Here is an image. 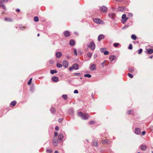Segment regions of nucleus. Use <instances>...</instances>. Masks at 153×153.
<instances>
[{"label":"nucleus","mask_w":153,"mask_h":153,"mask_svg":"<svg viewBox=\"0 0 153 153\" xmlns=\"http://www.w3.org/2000/svg\"><path fill=\"white\" fill-rule=\"evenodd\" d=\"M77 114L79 116L81 117L82 119L84 120H87L89 117V116L88 114H83L81 112H79Z\"/></svg>","instance_id":"obj_1"},{"label":"nucleus","mask_w":153,"mask_h":153,"mask_svg":"<svg viewBox=\"0 0 153 153\" xmlns=\"http://www.w3.org/2000/svg\"><path fill=\"white\" fill-rule=\"evenodd\" d=\"M79 66L78 65L77 63H75L71 67L69 68V70L70 71H71L74 69L75 70H77L78 69Z\"/></svg>","instance_id":"obj_2"},{"label":"nucleus","mask_w":153,"mask_h":153,"mask_svg":"<svg viewBox=\"0 0 153 153\" xmlns=\"http://www.w3.org/2000/svg\"><path fill=\"white\" fill-rule=\"evenodd\" d=\"M92 50H94L95 48V45L94 42L92 41L90 43V44L88 46Z\"/></svg>","instance_id":"obj_3"},{"label":"nucleus","mask_w":153,"mask_h":153,"mask_svg":"<svg viewBox=\"0 0 153 153\" xmlns=\"http://www.w3.org/2000/svg\"><path fill=\"white\" fill-rule=\"evenodd\" d=\"M52 143L54 146H56L57 145L58 142L56 137H54L52 140Z\"/></svg>","instance_id":"obj_4"},{"label":"nucleus","mask_w":153,"mask_h":153,"mask_svg":"<svg viewBox=\"0 0 153 153\" xmlns=\"http://www.w3.org/2000/svg\"><path fill=\"white\" fill-rule=\"evenodd\" d=\"M122 18L123 19V20L122 21V22L123 24H125L126 21L128 19V18L126 17V15L125 14H123L122 15Z\"/></svg>","instance_id":"obj_5"},{"label":"nucleus","mask_w":153,"mask_h":153,"mask_svg":"<svg viewBox=\"0 0 153 153\" xmlns=\"http://www.w3.org/2000/svg\"><path fill=\"white\" fill-rule=\"evenodd\" d=\"M100 51L101 53H103L105 55H107L108 54V51H106V49L104 48H101Z\"/></svg>","instance_id":"obj_6"},{"label":"nucleus","mask_w":153,"mask_h":153,"mask_svg":"<svg viewBox=\"0 0 153 153\" xmlns=\"http://www.w3.org/2000/svg\"><path fill=\"white\" fill-rule=\"evenodd\" d=\"M89 68L90 70L91 71H94L96 69V65L94 64H91Z\"/></svg>","instance_id":"obj_7"},{"label":"nucleus","mask_w":153,"mask_h":153,"mask_svg":"<svg viewBox=\"0 0 153 153\" xmlns=\"http://www.w3.org/2000/svg\"><path fill=\"white\" fill-rule=\"evenodd\" d=\"M101 11L104 12H106L107 11V8L106 7L104 6H101L100 8Z\"/></svg>","instance_id":"obj_8"},{"label":"nucleus","mask_w":153,"mask_h":153,"mask_svg":"<svg viewBox=\"0 0 153 153\" xmlns=\"http://www.w3.org/2000/svg\"><path fill=\"white\" fill-rule=\"evenodd\" d=\"M94 21L97 24H101L102 21L98 18H94L93 19Z\"/></svg>","instance_id":"obj_9"},{"label":"nucleus","mask_w":153,"mask_h":153,"mask_svg":"<svg viewBox=\"0 0 153 153\" xmlns=\"http://www.w3.org/2000/svg\"><path fill=\"white\" fill-rule=\"evenodd\" d=\"M68 62L66 60L62 62V65L65 68H67L68 66Z\"/></svg>","instance_id":"obj_10"},{"label":"nucleus","mask_w":153,"mask_h":153,"mask_svg":"<svg viewBox=\"0 0 153 153\" xmlns=\"http://www.w3.org/2000/svg\"><path fill=\"white\" fill-rule=\"evenodd\" d=\"M134 132L137 134H139L141 133V130L139 128H136L134 130Z\"/></svg>","instance_id":"obj_11"},{"label":"nucleus","mask_w":153,"mask_h":153,"mask_svg":"<svg viewBox=\"0 0 153 153\" xmlns=\"http://www.w3.org/2000/svg\"><path fill=\"white\" fill-rule=\"evenodd\" d=\"M109 59L110 61L112 62L116 59V57L114 55H112L109 56Z\"/></svg>","instance_id":"obj_12"},{"label":"nucleus","mask_w":153,"mask_h":153,"mask_svg":"<svg viewBox=\"0 0 153 153\" xmlns=\"http://www.w3.org/2000/svg\"><path fill=\"white\" fill-rule=\"evenodd\" d=\"M62 53L60 52H57L56 53L55 55L57 58H60L62 56Z\"/></svg>","instance_id":"obj_13"},{"label":"nucleus","mask_w":153,"mask_h":153,"mask_svg":"<svg viewBox=\"0 0 153 153\" xmlns=\"http://www.w3.org/2000/svg\"><path fill=\"white\" fill-rule=\"evenodd\" d=\"M51 79L54 82H56L59 80V78L57 76H53L52 78Z\"/></svg>","instance_id":"obj_14"},{"label":"nucleus","mask_w":153,"mask_h":153,"mask_svg":"<svg viewBox=\"0 0 153 153\" xmlns=\"http://www.w3.org/2000/svg\"><path fill=\"white\" fill-rule=\"evenodd\" d=\"M102 143L103 144H109L110 143V141L108 140H103Z\"/></svg>","instance_id":"obj_15"},{"label":"nucleus","mask_w":153,"mask_h":153,"mask_svg":"<svg viewBox=\"0 0 153 153\" xmlns=\"http://www.w3.org/2000/svg\"><path fill=\"white\" fill-rule=\"evenodd\" d=\"M140 148L141 150L143 151H145L147 148L146 146L145 145H142L140 146Z\"/></svg>","instance_id":"obj_16"},{"label":"nucleus","mask_w":153,"mask_h":153,"mask_svg":"<svg viewBox=\"0 0 153 153\" xmlns=\"http://www.w3.org/2000/svg\"><path fill=\"white\" fill-rule=\"evenodd\" d=\"M64 137L63 135L62 134H60L58 136V139L59 140H62Z\"/></svg>","instance_id":"obj_17"},{"label":"nucleus","mask_w":153,"mask_h":153,"mask_svg":"<svg viewBox=\"0 0 153 153\" xmlns=\"http://www.w3.org/2000/svg\"><path fill=\"white\" fill-rule=\"evenodd\" d=\"M64 35L66 37H68L70 35V33L68 31H65L64 32Z\"/></svg>","instance_id":"obj_18"},{"label":"nucleus","mask_w":153,"mask_h":153,"mask_svg":"<svg viewBox=\"0 0 153 153\" xmlns=\"http://www.w3.org/2000/svg\"><path fill=\"white\" fill-rule=\"evenodd\" d=\"M104 38V35L102 34L100 35L98 37V40L100 41L101 39H103Z\"/></svg>","instance_id":"obj_19"},{"label":"nucleus","mask_w":153,"mask_h":153,"mask_svg":"<svg viewBox=\"0 0 153 153\" xmlns=\"http://www.w3.org/2000/svg\"><path fill=\"white\" fill-rule=\"evenodd\" d=\"M70 45L71 46H74L75 44V41L73 40H71L69 42Z\"/></svg>","instance_id":"obj_20"},{"label":"nucleus","mask_w":153,"mask_h":153,"mask_svg":"<svg viewBox=\"0 0 153 153\" xmlns=\"http://www.w3.org/2000/svg\"><path fill=\"white\" fill-rule=\"evenodd\" d=\"M50 111L52 113H54L56 112L55 108L53 107H52L50 109Z\"/></svg>","instance_id":"obj_21"},{"label":"nucleus","mask_w":153,"mask_h":153,"mask_svg":"<svg viewBox=\"0 0 153 153\" xmlns=\"http://www.w3.org/2000/svg\"><path fill=\"white\" fill-rule=\"evenodd\" d=\"M93 145L96 147H97L98 146V143L96 141H93Z\"/></svg>","instance_id":"obj_22"},{"label":"nucleus","mask_w":153,"mask_h":153,"mask_svg":"<svg viewBox=\"0 0 153 153\" xmlns=\"http://www.w3.org/2000/svg\"><path fill=\"white\" fill-rule=\"evenodd\" d=\"M125 7H119L118 8V10L119 11H123L124 10Z\"/></svg>","instance_id":"obj_23"},{"label":"nucleus","mask_w":153,"mask_h":153,"mask_svg":"<svg viewBox=\"0 0 153 153\" xmlns=\"http://www.w3.org/2000/svg\"><path fill=\"white\" fill-rule=\"evenodd\" d=\"M57 71L55 70H52L50 71V73L52 74H53L54 73H56Z\"/></svg>","instance_id":"obj_24"},{"label":"nucleus","mask_w":153,"mask_h":153,"mask_svg":"<svg viewBox=\"0 0 153 153\" xmlns=\"http://www.w3.org/2000/svg\"><path fill=\"white\" fill-rule=\"evenodd\" d=\"M148 53L149 54H151L153 53V50L152 49H150L148 50Z\"/></svg>","instance_id":"obj_25"},{"label":"nucleus","mask_w":153,"mask_h":153,"mask_svg":"<svg viewBox=\"0 0 153 153\" xmlns=\"http://www.w3.org/2000/svg\"><path fill=\"white\" fill-rule=\"evenodd\" d=\"M92 54L91 53H88L87 54V56L90 59L92 56Z\"/></svg>","instance_id":"obj_26"},{"label":"nucleus","mask_w":153,"mask_h":153,"mask_svg":"<svg viewBox=\"0 0 153 153\" xmlns=\"http://www.w3.org/2000/svg\"><path fill=\"white\" fill-rule=\"evenodd\" d=\"M131 39L134 40H136L137 38V37L135 35H132L131 36Z\"/></svg>","instance_id":"obj_27"},{"label":"nucleus","mask_w":153,"mask_h":153,"mask_svg":"<svg viewBox=\"0 0 153 153\" xmlns=\"http://www.w3.org/2000/svg\"><path fill=\"white\" fill-rule=\"evenodd\" d=\"M62 97L65 100H67V96L66 94H63L62 96Z\"/></svg>","instance_id":"obj_28"},{"label":"nucleus","mask_w":153,"mask_h":153,"mask_svg":"<svg viewBox=\"0 0 153 153\" xmlns=\"http://www.w3.org/2000/svg\"><path fill=\"white\" fill-rule=\"evenodd\" d=\"M16 102L15 101H13L11 102L10 104L13 106H14L16 105Z\"/></svg>","instance_id":"obj_29"},{"label":"nucleus","mask_w":153,"mask_h":153,"mask_svg":"<svg viewBox=\"0 0 153 153\" xmlns=\"http://www.w3.org/2000/svg\"><path fill=\"white\" fill-rule=\"evenodd\" d=\"M34 21L35 22H38L39 21V18H38V17H37V16H35L34 17Z\"/></svg>","instance_id":"obj_30"},{"label":"nucleus","mask_w":153,"mask_h":153,"mask_svg":"<svg viewBox=\"0 0 153 153\" xmlns=\"http://www.w3.org/2000/svg\"><path fill=\"white\" fill-rule=\"evenodd\" d=\"M56 66L59 68H61L62 67V65L59 63L57 64Z\"/></svg>","instance_id":"obj_31"},{"label":"nucleus","mask_w":153,"mask_h":153,"mask_svg":"<svg viewBox=\"0 0 153 153\" xmlns=\"http://www.w3.org/2000/svg\"><path fill=\"white\" fill-rule=\"evenodd\" d=\"M84 76L85 77L90 78L91 77V76L90 74H85L84 75Z\"/></svg>","instance_id":"obj_32"},{"label":"nucleus","mask_w":153,"mask_h":153,"mask_svg":"<svg viewBox=\"0 0 153 153\" xmlns=\"http://www.w3.org/2000/svg\"><path fill=\"white\" fill-rule=\"evenodd\" d=\"M5 21H7L8 22H11L12 21V19L10 18H7L5 19Z\"/></svg>","instance_id":"obj_33"},{"label":"nucleus","mask_w":153,"mask_h":153,"mask_svg":"<svg viewBox=\"0 0 153 153\" xmlns=\"http://www.w3.org/2000/svg\"><path fill=\"white\" fill-rule=\"evenodd\" d=\"M114 16V14L112 13H110L109 14V16L111 18H112Z\"/></svg>","instance_id":"obj_34"},{"label":"nucleus","mask_w":153,"mask_h":153,"mask_svg":"<svg viewBox=\"0 0 153 153\" xmlns=\"http://www.w3.org/2000/svg\"><path fill=\"white\" fill-rule=\"evenodd\" d=\"M46 152L48 153H51L52 152V151L51 149H47Z\"/></svg>","instance_id":"obj_35"},{"label":"nucleus","mask_w":153,"mask_h":153,"mask_svg":"<svg viewBox=\"0 0 153 153\" xmlns=\"http://www.w3.org/2000/svg\"><path fill=\"white\" fill-rule=\"evenodd\" d=\"M81 74L80 73H76L74 74V76H80Z\"/></svg>","instance_id":"obj_36"},{"label":"nucleus","mask_w":153,"mask_h":153,"mask_svg":"<svg viewBox=\"0 0 153 153\" xmlns=\"http://www.w3.org/2000/svg\"><path fill=\"white\" fill-rule=\"evenodd\" d=\"M0 6L3 9L5 10L6 9V7L3 4H0Z\"/></svg>","instance_id":"obj_37"},{"label":"nucleus","mask_w":153,"mask_h":153,"mask_svg":"<svg viewBox=\"0 0 153 153\" xmlns=\"http://www.w3.org/2000/svg\"><path fill=\"white\" fill-rule=\"evenodd\" d=\"M134 70V68H131L129 69V71L130 72H132Z\"/></svg>","instance_id":"obj_38"},{"label":"nucleus","mask_w":153,"mask_h":153,"mask_svg":"<svg viewBox=\"0 0 153 153\" xmlns=\"http://www.w3.org/2000/svg\"><path fill=\"white\" fill-rule=\"evenodd\" d=\"M142 51H143V50H142V49H141V48H140V49L139 50V51H138V53L139 54H140L141 53H142Z\"/></svg>","instance_id":"obj_39"},{"label":"nucleus","mask_w":153,"mask_h":153,"mask_svg":"<svg viewBox=\"0 0 153 153\" xmlns=\"http://www.w3.org/2000/svg\"><path fill=\"white\" fill-rule=\"evenodd\" d=\"M32 78H31L29 80L28 82V85H30L31 83V82H32Z\"/></svg>","instance_id":"obj_40"},{"label":"nucleus","mask_w":153,"mask_h":153,"mask_svg":"<svg viewBox=\"0 0 153 153\" xmlns=\"http://www.w3.org/2000/svg\"><path fill=\"white\" fill-rule=\"evenodd\" d=\"M132 111L131 110H128L127 112V114H130L131 112H132Z\"/></svg>","instance_id":"obj_41"},{"label":"nucleus","mask_w":153,"mask_h":153,"mask_svg":"<svg viewBox=\"0 0 153 153\" xmlns=\"http://www.w3.org/2000/svg\"><path fill=\"white\" fill-rule=\"evenodd\" d=\"M128 75L131 78H132L133 77V75L130 73L128 74Z\"/></svg>","instance_id":"obj_42"},{"label":"nucleus","mask_w":153,"mask_h":153,"mask_svg":"<svg viewBox=\"0 0 153 153\" xmlns=\"http://www.w3.org/2000/svg\"><path fill=\"white\" fill-rule=\"evenodd\" d=\"M132 45L131 44H130L129 45V46L128 47V49H129L131 50L132 49Z\"/></svg>","instance_id":"obj_43"},{"label":"nucleus","mask_w":153,"mask_h":153,"mask_svg":"<svg viewBox=\"0 0 153 153\" xmlns=\"http://www.w3.org/2000/svg\"><path fill=\"white\" fill-rule=\"evenodd\" d=\"M119 43H114V46L115 47H117L118 45H119Z\"/></svg>","instance_id":"obj_44"},{"label":"nucleus","mask_w":153,"mask_h":153,"mask_svg":"<svg viewBox=\"0 0 153 153\" xmlns=\"http://www.w3.org/2000/svg\"><path fill=\"white\" fill-rule=\"evenodd\" d=\"M74 53L75 55L77 56V50L76 49H74Z\"/></svg>","instance_id":"obj_45"},{"label":"nucleus","mask_w":153,"mask_h":153,"mask_svg":"<svg viewBox=\"0 0 153 153\" xmlns=\"http://www.w3.org/2000/svg\"><path fill=\"white\" fill-rule=\"evenodd\" d=\"M128 16L130 17H132L133 16V14L132 13H129L128 14Z\"/></svg>","instance_id":"obj_46"},{"label":"nucleus","mask_w":153,"mask_h":153,"mask_svg":"<svg viewBox=\"0 0 153 153\" xmlns=\"http://www.w3.org/2000/svg\"><path fill=\"white\" fill-rule=\"evenodd\" d=\"M58 133L57 132H54V136L56 137V136L58 135Z\"/></svg>","instance_id":"obj_47"},{"label":"nucleus","mask_w":153,"mask_h":153,"mask_svg":"<svg viewBox=\"0 0 153 153\" xmlns=\"http://www.w3.org/2000/svg\"><path fill=\"white\" fill-rule=\"evenodd\" d=\"M105 62H102L101 63V65L102 67H104L105 66Z\"/></svg>","instance_id":"obj_48"},{"label":"nucleus","mask_w":153,"mask_h":153,"mask_svg":"<svg viewBox=\"0 0 153 153\" xmlns=\"http://www.w3.org/2000/svg\"><path fill=\"white\" fill-rule=\"evenodd\" d=\"M63 120L62 118H60L58 120V122L59 123L61 122Z\"/></svg>","instance_id":"obj_49"},{"label":"nucleus","mask_w":153,"mask_h":153,"mask_svg":"<svg viewBox=\"0 0 153 153\" xmlns=\"http://www.w3.org/2000/svg\"><path fill=\"white\" fill-rule=\"evenodd\" d=\"M78 92L77 90H76L74 91V94H78Z\"/></svg>","instance_id":"obj_50"},{"label":"nucleus","mask_w":153,"mask_h":153,"mask_svg":"<svg viewBox=\"0 0 153 153\" xmlns=\"http://www.w3.org/2000/svg\"><path fill=\"white\" fill-rule=\"evenodd\" d=\"M55 129L56 130H58L59 129V128L58 126H56L55 127Z\"/></svg>","instance_id":"obj_51"},{"label":"nucleus","mask_w":153,"mask_h":153,"mask_svg":"<svg viewBox=\"0 0 153 153\" xmlns=\"http://www.w3.org/2000/svg\"><path fill=\"white\" fill-rule=\"evenodd\" d=\"M97 56V54H95L94 55V59L96 58Z\"/></svg>","instance_id":"obj_52"},{"label":"nucleus","mask_w":153,"mask_h":153,"mask_svg":"<svg viewBox=\"0 0 153 153\" xmlns=\"http://www.w3.org/2000/svg\"><path fill=\"white\" fill-rule=\"evenodd\" d=\"M89 123L91 124H93L94 123V122L93 121H91Z\"/></svg>","instance_id":"obj_53"},{"label":"nucleus","mask_w":153,"mask_h":153,"mask_svg":"<svg viewBox=\"0 0 153 153\" xmlns=\"http://www.w3.org/2000/svg\"><path fill=\"white\" fill-rule=\"evenodd\" d=\"M4 2V0H1L0 1V3H2Z\"/></svg>","instance_id":"obj_54"},{"label":"nucleus","mask_w":153,"mask_h":153,"mask_svg":"<svg viewBox=\"0 0 153 153\" xmlns=\"http://www.w3.org/2000/svg\"><path fill=\"white\" fill-rule=\"evenodd\" d=\"M146 133V132L145 131H143L142 132V134L143 135L145 134Z\"/></svg>","instance_id":"obj_55"},{"label":"nucleus","mask_w":153,"mask_h":153,"mask_svg":"<svg viewBox=\"0 0 153 153\" xmlns=\"http://www.w3.org/2000/svg\"><path fill=\"white\" fill-rule=\"evenodd\" d=\"M16 11L17 12H19L20 11V10L19 9H17L16 10Z\"/></svg>","instance_id":"obj_56"},{"label":"nucleus","mask_w":153,"mask_h":153,"mask_svg":"<svg viewBox=\"0 0 153 153\" xmlns=\"http://www.w3.org/2000/svg\"><path fill=\"white\" fill-rule=\"evenodd\" d=\"M66 58H67V59H69V58H70L69 56L68 55H67L66 56Z\"/></svg>","instance_id":"obj_57"},{"label":"nucleus","mask_w":153,"mask_h":153,"mask_svg":"<svg viewBox=\"0 0 153 153\" xmlns=\"http://www.w3.org/2000/svg\"><path fill=\"white\" fill-rule=\"evenodd\" d=\"M67 82H68L69 83H70L71 82V81L70 80H67Z\"/></svg>","instance_id":"obj_58"},{"label":"nucleus","mask_w":153,"mask_h":153,"mask_svg":"<svg viewBox=\"0 0 153 153\" xmlns=\"http://www.w3.org/2000/svg\"><path fill=\"white\" fill-rule=\"evenodd\" d=\"M55 153H58V151L56 150H55Z\"/></svg>","instance_id":"obj_59"},{"label":"nucleus","mask_w":153,"mask_h":153,"mask_svg":"<svg viewBox=\"0 0 153 153\" xmlns=\"http://www.w3.org/2000/svg\"><path fill=\"white\" fill-rule=\"evenodd\" d=\"M74 33H75V34H76V35H78V34L77 33V32H75Z\"/></svg>","instance_id":"obj_60"},{"label":"nucleus","mask_w":153,"mask_h":153,"mask_svg":"<svg viewBox=\"0 0 153 153\" xmlns=\"http://www.w3.org/2000/svg\"><path fill=\"white\" fill-rule=\"evenodd\" d=\"M8 1V0H4V2H6Z\"/></svg>","instance_id":"obj_61"},{"label":"nucleus","mask_w":153,"mask_h":153,"mask_svg":"<svg viewBox=\"0 0 153 153\" xmlns=\"http://www.w3.org/2000/svg\"><path fill=\"white\" fill-rule=\"evenodd\" d=\"M51 62H51V63H53V61H51Z\"/></svg>","instance_id":"obj_62"},{"label":"nucleus","mask_w":153,"mask_h":153,"mask_svg":"<svg viewBox=\"0 0 153 153\" xmlns=\"http://www.w3.org/2000/svg\"><path fill=\"white\" fill-rule=\"evenodd\" d=\"M117 1H121L122 0H116Z\"/></svg>","instance_id":"obj_63"},{"label":"nucleus","mask_w":153,"mask_h":153,"mask_svg":"<svg viewBox=\"0 0 153 153\" xmlns=\"http://www.w3.org/2000/svg\"><path fill=\"white\" fill-rule=\"evenodd\" d=\"M153 56H150L149 58H150L151 59H152V57Z\"/></svg>","instance_id":"obj_64"}]
</instances>
